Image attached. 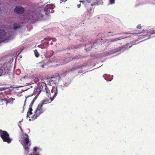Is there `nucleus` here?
Returning <instances> with one entry per match:
<instances>
[{
	"label": "nucleus",
	"mask_w": 155,
	"mask_h": 155,
	"mask_svg": "<svg viewBox=\"0 0 155 155\" xmlns=\"http://www.w3.org/2000/svg\"><path fill=\"white\" fill-rule=\"evenodd\" d=\"M38 149V148L37 147H34L33 148V150L34 151H35Z\"/></svg>",
	"instance_id": "17"
},
{
	"label": "nucleus",
	"mask_w": 155,
	"mask_h": 155,
	"mask_svg": "<svg viewBox=\"0 0 155 155\" xmlns=\"http://www.w3.org/2000/svg\"><path fill=\"white\" fill-rule=\"evenodd\" d=\"M77 6L78 8H79L80 7L81 5L80 4H79Z\"/></svg>",
	"instance_id": "23"
},
{
	"label": "nucleus",
	"mask_w": 155,
	"mask_h": 155,
	"mask_svg": "<svg viewBox=\"0 0 155 155\" xmlns=\"http://www.w3.org/2000/svg\"><path fill=\"white\" fill-rule=\"evenodd\" d=\"M61 2H65L67 1V0H61Z\"/></svg>",
	"instance_id": "21"
},
{
	"label": "nucleus",
	"mask_w": 155,
	"mask_h": 155,
	"mask_svg": "<svg viewBox=\"0 0 155 155\" xmlns=\"http://www.w3.org/2000/svg\"><path fill=\"white\" fill-rule=\"evenodd\" d=\"M18 27V25L17 24H15L14 25V28L15 29H16Z\"/></svg>",
	"instance_id": "15"
},
{
	"label": "nucleus",
	"mask_w": 155,
	"mask_h": 155,
	"mask_svg": "<svg viewBox=\"0 0 155 155\" xmlns=\"http://www.w3.org/2000/svg\"><path fill=\"white\" fill-rule=\"evenodd\" d=\"M60 77L59 74H57L56 77L51 78L48 80V83L50 85L56 84L60 79Z\"/></svg>",
	"instance_id": "6"
},
{
	"label": "nucleus",
	"mask_w": 155,
	"mask_h": 155,
	"mask_svg": "<svg viewBox=\"0 0 155 155\" xmlns=\"http://www.w3.org/2000/svg\"><path fill=\"white\" fill-rule=\"evenodd\" d=\"M52 39L49 38H46V39H45L43 41L45 43H48V41H50Z\"/></svg>",
	"instance_id": "13"
},
{
	"label": "nucleus",
	"mask_w": 155,
	"mask_h": 155,
	"mask_svg": "<svg viewBox=\"0 0 155 155\" xmlns=\"http://www.w3.org/2000/svg\"><path fill=\"white\" fill-rule=\"evenodd\" d=\"M122 38H120L119 39H117V40H115V41H116V40H119V39H122Z\"/></svg>",
	"instance_id": "27"
},
{
	"label": "nucleus",
	"mask_w": 155,
	"mask_h": 155,
	"mask_svg": "<svg viewBox=\"0 0 155 155\" xmlns=\"http://www.w3.org/2000/svg\"><path fill=\"white\" fill-rule=\"evenodd\" d=\"M22 87V86H20V87Z\"/></svg>",
	"instance_id": "31"
},
{
	"label": "nucleus",
	"mask_w": 155,
	"mask_h": 155,
	"mask_svg": "<svg viewBox=\"0 0 155 155\" xmlns=\"http://www.w3.org/2000/svg\"><path fill=\"white\" fill-rule=\"evenodd\" d=\"M14 11L18 13H22L24 11V8L21 6L17 7L15 8Z\"/></svg>",
	"instance_id": "10"
},
{
	"label": "nucleus",
	"mask_w": 155,
	"mask_h": 155,
	"mask_svg": "<svg viewBox=\"0 0 155 155\" xmlns=\"http://www.w3.org/2000/svg\"><path fill=\"white\" fill-rule=\"evenodd\" d=\"M0 135L4 142L10 143L12 141V139L9 137V135L7 132L0 130Z\"/></svg>",
	"instance_id": "5"
},
{
	"label": "nucleus",
	"mask_w": 155,
	"mask_h": 155,
	"mask_svg": "<svg viewBox=\"0 0 155 155\" xmlns=\"http://www.w3.org/2000/svg\"><path fill=\"white\" fill-rule=\"evenodd\" d=\"M46 65V64L44 63H39L38 64V66L42 68H45Z\"/></svg>",
	"instance_id": "12"
},
{
	"label": "nucleus",
	"mask_w": 155,
	"mask_h": 155,
	"mask_svg": "<svg viewBox=\"0 0 155 155\" xmlns=\"http://www.w3.org/2000/svg\"><path fill=\"white\" fill-rule=\"evenodd\" d=\"M34 53L35 56L36 57H39V53H38V52L37 51V50H35L34 51Z\"/></svg>",
	"instance_id": "14"
},
{
	"label": "nucleus",
	"mask_w": 155,
	"mask_h": 155,
	"mask_svg": "<svg viewBox=\"0 0 155 155\" xmlns=\"http://www.w3.org/2000/svg\"><path fill=\"white\" fill-rule=\"evenodd\" d=\"M11 68L9 62L0 64V76L8 74L10 72Z\"/></svg>",
	"instance_id": "2"
},
{
	"label": "nucleus",
	"mask_w": 155,
	"mask_h": 155,
	"mask_svg": "<svg viewBox=\"0 0 155 155\" xmlns=\"http://www.w3.org/2000/svg\"><path fill=\"white\" fill-rule=\"evenodd\" d=\"M88 3H90L91 2V0H86Z\"/></svg>",
	"instance_id": "19"
},
{
	"label": "nucleus",
	"mask_w": 155,
	"mask_h": 155,
	"mask_svg": "<svg viewBox=\"0 0 155 155\" xmlns=\"http://www.w3.org/2000/svg\"><path fill=\"white\" fill-rule=\"evenodd\" d=\"M4 100H3V99L2 98H1V99H0V101H2L3 100L4 101Z\"/></svg>",
	"instance_id": "25"
},
{
	"label": "nucleus",
	"mask_w": 155,
	"mask_h": 155,
	"mask_svg": "<svg viewBox=\"0 0 155 155\" xmlns=\"http://www.w3.org/2000/svg\"><path fill=\"white\" fill-rule=\"evenodd\" d=\"M137 28H141V26H140V25H138L137 26Z\"/></svg>",
	"instance_id": "18"
},
{
	"label": "nucleus",
	"mask_w": 155,
	"mask_h": 155,
	"mask_svg": "<svg viewBox=\"0 0 155 155\" xmlns=\"http://www.w3.org/2000/svg\"><path fill=\"white\" fill-rule=\"evenodd\" d=\"M20 142L23 146L25 150L28 151L29 150L28 147L30 146L31 144L28 134H24L23 135V139L21 140Z\"/></svg>",
	"instance_id": "3"
},
{
	"label": "nucleus",
	"mask_w": 155,
	"mask_h": 155,
	"mask_svg": "<svg viewBox=\"0 0 155 155\" xmlns=\"http://www.w3.org/2000/svg\"><path fill=\"white\" fill-rule=\"evenodd\" d=\"M4 90V89L3 88H1L0 91H2V90Z\"/></svg>",
	"instance_id": "24"
},
{
	"label": "nucleus",
	"mask_w": 155,
	"mask_h": 155,
	"mask_svg": "<svg viewBox=\"0 0 155 155\" xmlns=\"http://www.w3.org/2000/svg\"><path fill=\"white\" fill-rule=\"evenodd\" d=\"M8 38V35L5 34L4 30L0 29V38L2 39H6Z\"/></svg>",
	"instance_id": "8"
},
{
	"label": "nucleus",
	"mask_w": 155,
	"mask_h": 155,
	"mask_svg": "<svg viewBox=\"0 0 155 155\" xmlns=\"http://www.w3.org/2000/svg\"><path fill=\"white\" fill-rule=\"evenodd\" d=\"M54 6L53 5H47L45 7V11L46 12V14L47 15H48L51 12L52 13L54 12V11L52 10H51H51H52V9L54 8Z\"/></svg>",
	"instance_id": "7"
},
{
	"label": "nucleus",
	"mask_w": 155,
	"mask_h": 155,
	"mask_svg": "<svg viewBox=\"0 0 155 155\" xmlns=\"http://www.w3.org/2000/svg\"><path fill=\"white\" fill-rule=\"evenodd\" d=\"M153 32H152L151 34L155 33V29L153 30Z\"/></svg>",
	"instance_id": "22"
},
{
	"label": "nucleus",
	"mask_w": 155,
	"mask_h": 155,
	"mask_svg": "<svg viewBox=\"0 0 155 155\" xmlns=\"http://www.w3.org/2000/svg\"><path fill=\"white\" fill-rule=\"evenodd\" d=\"M28 97H27L26 98V100H25V101H26V100L27 99V98Z\"/></svg>",
	"instance_id": "29"
},
{
	"label": "nucleus",
	"mask_w": 155,
	"mask_h": 155,
	"mask_svg": "<svg viewBox=\"0 0 155 155\" xmlns=\"http://www.w3.org/2000/svg\"><path fill=\"white\" fill-rule=\"evenodd\" d=\"M15 100V98H9L8 100H4V101H5L6 102V104L8 103H9L11 104H12L13 103L14 101Z\"/></svg>",
	"instance_id": "11"
},
{
	"label": "nucleus",
	"mask_w": 155,
	"mask_h": 155,
	"mask_svg": "<svg viewBox=\"0 0 155 155\" xmlns=\"http://www.w3.org/2000/svg\"><path fill=\"white\" fill-rule=\"evenodd\" d=\"M40 47L41 48H43V47H44V46H41Z\"/></svg>",
	"instance_id": "26"
},
{
	"label": "nucleus",
	"mask_w": 155,
	"mask_h": 155,
	"mask_svg": "<svg viewBox=\"0 0 155 155\" xmlns=\"http://www.w3.org/2000/svg\"><path fill=\"white\" fill-rule=\"evenodd\" d=\"M80 2H83V3H84V1H80Z\"/></svg>",
	"instance_id": "28"
},
{
	"label": "nucleus",
	"mask_w": 155,
	"mask_h": 155,
	"mask_svg": "<svg viewBox=\"0 0 155 155\" xmlns=\"http://www.w3.org/2000/svg\"><path fill=\"white\" fill-rule=\"evenodd\" d=\"M52 44H53V43H52V42H51V45H52Z\"/></svg>",
	"instance_id": "30"
},
{
	"label": "nucleus",
	"mask_w": 155,
	"mask_h": 155,
	"mask_svg": "<svg viewBox=\"0 0 155 155\" xmlns=\"http://www.w3.org/2000/svg\"><path fill=\"white\" fill-rule=\"evenodd\" d=\"M54 88H56L57 89V88H53L51 91ZM38 89H39V92H41L42 90H43V89H45L47 94L48 95V97H50H50H51L52 98H53V97L52 96V95H53V93H52L51 92V93H50V94L48 93H48L49 91H48V89L47 88H46V84L42 82H40L38 84Z\"/></svg>",
	"instance_id": "4"
},
{
	"label": "nucleus",
	"mask_w": 155,
	"mask_h": 155,
	"mask_svg": "<svg viewBox=\"0 0 155 155\" xmlns=\"http://www.w3.org/2000/svg\"><path fill=\"white\" fill-rule=\"evenodd\" d=\"M38 95L37 96H36L34 97V98L33 99V100L32 101L31 104L30 105V108L29 109L27 113V118H28V117L29 118L30 116H29L31 115L32 114V113L31 112V111L32 110V108H31V106L32 105V104H33V102L35 101V100L36 99V98L37 97Z\"/></svg>",
	"instance_id": "9"
},
{
	"label": "nucleus",
	"mask_w": 155,
	"mask_h": 155,
	"mask_svg": "<svg viewBox=\"0 0 155 155\" xmlns=\"http://www.w3.org/2000/svg\"><path fill=\"white\" fill-rule=\"evenodd\" d=\"M51 92L53 94V95H52L53 98H52L51 97H50V99H46L41 101L38 104L36 109L35 111L33 116L31 117V119H29V121L34 120L40 114L45 111V110L43 109L42 108L43 105L44 104L50 103L51 102L54 98V97L57 95V90L56 88L52 90Z\"/></svg>",
	"instance_id": "1"
},
{
	"label": "nucleus",
	"mask_w": 155,
	"mask_h": 155,
	"mask_svg": "<svg viewBox=\"0 0 155 155\" xmlns=\"http://www.w3.org/2000/svg\"><path fill=\"white\" fill-rule=\"evenodd\" d=\"M110 2L111 4H113L114 3L115 0H110Z\"/></svg>",
	"instance_id": "16"
},
{
	"label": "nucleus",
	"mask_w": 155,
	"mask_h": 155,
	"mask_svg": "<svg viewBox=\"0 0 155 155\" xmlns=\"http://www.w3.org/2000/svg\"><path fill=\"white\" fill-rule=\"evenodd\" d=\"M113 77V76H111V78H112L111 79V80H108L109 81H110L112 79Z\"/></svg>",
	"instance_id": "20"
}]
</instances>
